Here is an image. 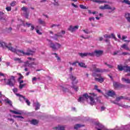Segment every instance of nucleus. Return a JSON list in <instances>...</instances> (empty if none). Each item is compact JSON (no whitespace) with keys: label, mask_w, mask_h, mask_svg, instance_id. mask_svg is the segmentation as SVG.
<instances>
[{"label":"nucleus","mask_w":130,"mask_h":130,"mask_svg":"<svg viewBox=\"0 0 130 130\" xmlns=\"http://www.w3.org/2000/svg\"><path fill=\"white\" fill-rule=\"evenodd\" d=\"M57 26V27H59V26H60V25L59 24H53L51 26L52 28H53V27H56Z\"/></svg>","instance_id":"52"},{"label":"nucleus","mask_w":130,"mask_h":130,"mask_svg":"<svg viewBox=\"0 0 130 130\" xmlns=\"http://www.w3.org/2000/svg\"><path fill=\"white\" fill-rule=\"evenodd\" d=\"M39 123V120L33 119L30 121V124H33V125H37Z\"/></svg>","instance_id":"16"},{"label":"nucleus","mask_w":130,"mask_h":130,"mask_svg":"<svg viewBox=\"0 0 130 130\" xmlns=\"http://www.w3.org/2000/svg\"><path fill=\"white\" fill-rule=\"evenodd\" d=\"M113 86L116 90H120L122 88H124V87H125V85L118 83V82H113Z\"/></svg>","instance_id":"6"},{"label":"nucleus","mask_w":130,"mask_h":130,"mask_svg":"<svg viewBox=\"0 0 130 130\" xmlns=\"http://www.w3.org/2000/svg\"><path fill=\"white\" fill-rule=\"evenodd\" d=\"M124 17L127 20V22L130 23V13H125Z\"/></svg>","instance_id":"19"},{"label":"nucleus","mask_w":130,"mask_h":130,"mask_svg":"<svg viewBox=\"0 0 130 130\" xmlns=\"http://www.w3.org/2000/svg\"><path fill=\"white\" fill-rule=\"evenodd\" d=\"M25 86H26L25 84H19V89H23V88H24V87H25Z\"/></svg>","instance_id":"44"},{"label":"nucleus","mask_w":130,"mask_h":130,"mask_svg":"<svg viewBox=\"0 0 130 130\" xmlns=\"http://www.w3.org/2000/svg\"><path fill=\"white\" fill-rule=\"evenodd\" d=\"M83 32H84V33H85V34H90V32L88 29H83Z\"/></svg>","instance_id":"47"},{"label":"nucleus","mask_w":130,"mask_h":130,"mask_svg":"<svg viewBox=\"0 0 130 130\" xmlns=\"http://www.w3.org/2000/svg\"><path fill=\"white\" fill-rule=\"evenodd\" d=\"M78 29H79V26L78 25H76L74 27L73 25H70L69 28H68V30L73 33V32H75V31L78 30Z\"/></svg>","instance_id":"10"},{"label":"nucleus","mask_w":130,"mask_h":130,"mask_svg":"<svg viewBox=\"0 0 130 130\" xmlns=\"http://www.w3.org/2000/svg\"><path fill=\"white\" fill-rule=\"evenodd\" d=\"M127 38V37L125 36H122V39L123 40H124V39H126V38Z\"/></svg>","instance_id":"62"},{"label":"nucleus","mask_w":130,"mask_h":130,"mask_svg":"<svg viewBox=\"0 0 130 130\" xmlns=\"http://www.w3.org/2000/svg\"><path fill=\"white\" fill-rule=\"evenodd\" d=\"M89 21H92H92H95V18H94V17H90L89 18Z\"/></svg>","instance_id":"59"},{"label":"nucleus","mask_w":130,"mask_h":130,"mask_svg":"<svg viewBox=\"0 0 130 130\" xmlns=\"http://www.w3.org/2000/svg\"><path fill=\"white\" fill-rule=\"evenodd\" d=\"M13 92H14V93H17V92H18V89H17V88H14V89H13Z\"/></svg>","instance_id":"60"},{"label":"nucleus","mask_w":130,"mask_h":130,"mask_svg":"<svg viewBox=\"0 0 130 130\" xmlns=\"http://www.w3.org/2000/svg\"><path fill=\"white\" fill-rule=\"evenodd\" d=\"M111 36L114 38V39L116 41V38L115 37V35H114V34H111Z\"/></svg>","instance_id":"58"},{"label":"nucleus","mask_w":130,"mask_h":130,"mask_svg":"<svg viewBox=\"0 0 130 130\" xmlns=\"http://www.w3.org/2000/svg\"><path fill=\"white\" fill-rule=\"evenodd\" d=\"M10 5L12 6V7H15V6H16V2H13L12 3H11L10 4Z\"/></svg>","instance_id":"50"},{"label":"nucleus","mask_w":130,"mask_h":130,"mask_svg":"<svg viewBox=\"0 0 130 130\" xmlns=\"http://www.w3.org/2000/svg\"><path fill=\"white\" fill-rule=\"evenodd\" d=\"M14 60L15 61H18V62H19V63H23V61H22V60H21V58H20L15 57V58H14Z\"/></svg>","instance_id":"26"},{"label":"nucleus","mask_w":130,"mask_h":130,"mask_svg":"<svg viewBox=\"0 0 130 130\" xmlns=\"http://www.w3.org/2000/svg\"><path fill=\"white\" fill-rule=\"evenodd\" d=\"M21 10L22 11H23V12H24L25 18L26 19H28V18L29 17V12H28V8L23 7L21 8Z\"/></svg>","instance_id":"11"},{"label":"nucleus","mask_w":130,"mask_h":130,"mask_svg":"<svg viewBox=\"0 0 130 130\" xmlns=\"http://www.w3.org/2000/svg\"><path fill=\"white\" fill-rule=\"evenodd\" d=\"M53 129H56V130H64V126L58 125V126L54 127L53 128Z\"/></svg>","instance_id":"20"},{"label":"nucleus","mask_w":130,"mask_h":130,"mask_svg":"<svg viewBox=\"0 0 130 130\" xmlns=\"http://www.w3.org/2000/svg\"><path fill=\"white\" fill-rule=\"evenodd\" d=\"M79 7L80 9H82L83 10H87L88 9V7L87 8L86 6L83 5H80Z\"/></svg>","instance_id":"39"},{"label":"nucleus","mask_w":130,"mask_h":130,"mask_svg":"<svg viewBox=\"0 0 130 130\" xmlns=\"http://www.w3.org/2000/svg\"><path fill=\"white\" fill-rule=\"evenodd\" d=\"M38 23L39 24H40V25H42L43 26H45L46 25V23H45V21L42 20L41 18L38 19Z\"/></svg>","instance_id":"21"},{"label":"nucleus","mask_w":130,"mask_h":130,"mask_svg":"<svg viewBox=\"0 0 130 130\" xmlns=\"http://www.w3.org/2000/svg\"><path fill=\"white\" fill-rule=\"evenodd\" d=\"M5 45L6 43H5V42L0 41V47H2V48H5Z\"/></svg>","instance_id":"34"},{"label":"nucleus","mask_w":130,"mask_h":130,"mask_svg":"<svg viewBox=\"0 0 130 130\" xmlns=\"http://www.w3.org/2000/svg\"><path fill=\"white\" fill-rule=\"evenodd\" d=\"M107 95L110 97H113V96H115V92L113 90H109L107 92Z\"/></svg>","instance_id":"15"},{"label":"nucleus","mask_w":130,"mask_h":130,"mask_svg":"<svg viewBox=\"0 0 130 130\" xmlns=\"http://www.w3.org/2000/svg\"><path fill=\"white\" fill-rule=\"evenodd\" d=\"M104 38H111V36L110 35H105Z\"/></svg>","instance_id":"49"},{"label":"nucleus","mask_w":130,"mask_h":130,"mask_svg":"<svg viewBox=\"0 0 130 130\" xmlns=\"http://www.w3.org/2000/svg\"><path fill=\"white\" fill-rule=\"evenodd\" d=\"M17 75L20 76V77L18 78V81H20V80H22V79L24 78V76H23L21 73H17Z\"/></svg>","instance_id":"37"},{"label":"nucleus","mask_w":130,"mask_h":130,"mask_svg":"<svg viewBox=\"0 0 130 130\" xmlns=\"http://www.w3.org/2000/svg\"><path fill=\"white\" fill-rule=\"evenodd\" d=\"M104 64L105 66H107V67H109V69H113V66L110 64H108L107 62H104Z\"/></svg>","instance_id":"31"},{"label":"nucleus","mask_w":130,"mask_h":130,"mask_svg":"<svg viewBox=\"0 0 130 130\" xmlns=\"http://www.w3.org/2000/svg\"><path fill=\"white\" fill-rule=\"evenodd\" d=\"M27 59H29L30 60H33V61L35 60L36 59L35 58H31L30 57H27Z\"/></svg>","instance_id":"55"},{"label":"nucleus","mask_w":130,"mask_h":130,"mask_svg":"<svg viewBox=\"0 0 130 130\" xmlns=\"http://www.w3.org/2000/svg\"><path fill=\"white\" fill-rule=\"evenodd\" d=\"M5 48H8V50H10L12 52L16 53V54H17V52H18V51L19 50H17V49L12 47V43H9L8 44L5 43Z\"/></svg>","instance_id":"4"},{"label":"nucleus","mask_w":130,"mask_h":130,"mask_svg":"<svg viewBox=\"0 0 130 130\" xmlns=\"http://www.w3.org/2000/svg\"><path fill=\"white\" fill-rule=\"evenodd\" d=\"M39 108H40V104L37 102V103H36V110H38Z\"/></svg>","instance_id":"35"},{"label":"nucleus","mask_w":130,"mask_h":130,"mask_svg":"<svg viewBox=\"0 0 130 130\" xmlns=\"http://www.w3.org/2000/svg\"><path fill=\"white\" fill-rule=\"evenodd\" d=\"M100 10H105V5L104 6L100 7Z\"/></svg>","instance_id":"54"},{"label":"nucleus","mask_w":130,"mask_h":130,"mask_svg":"<svg viewBox=\"0 0 130 130\" xmlns=\"http://www.w3.org/2000/svg\"><path fill=\"white\" fill-rule=\"evenodd\" d=\"M35 51L31 50L30 49H27V52H24L23 50H19L17 52L18 55H21L20 53H22V55H33V53H35Z\"/></svg>","instance_id":"2"},{"label":"nucleus","mask_w":130,"mask_h":130,"mask_svg":"<svg viewBox=\"0 0 130 130\" xmlns=\"http://www.w3.org/2000/svg\"><path fill=\"white\" fill-rule=\"evenodd\" d=\"M122 3H124L126 5H130V2L128 0H123Z\"/></svg>","instance_id":"43"},{"label":"nucleus","mask_w":130,"mask_h":130,"mask_svg":"<svg viewBox=\"0 0 130 130\" xmlns=\"http://www.w3.org/2000/svg\"><path fill=\"white\" fill-rule=\"evenodd\" d=\"M22 25H23V26H24V27H26V26H27V27H28V28H29V27L31 26V28L30 29V31H33V30H34L35 29V26H34V25L31 23H29L28 22H26V23L25 24V23H24V22H23Z\"/></svg>","instance_id":"9"},{"label":"nucleus","mask_w":130,"mask_h":130,"mask_svg":"<svg viewBox=\"0 0 130 130\" xmlns=\"http://www.w3.org/2000/svg\"><path fill=\"white\" fill-rule=\"evenodd\" d=\"M55 57L57 58V60H60V57H59L58 56L55 55Z\"/></svg>","instance_id":"63"},{"label":"nucleus","mask_w":130,"mask_h":130,"mask_svg":"<svg viewBox=\"0 0 130 130\" xmlns=\"http://www.w3.org/2000/svg\"><path fill=\"white\" fill-rule=\"evenodd\" d=\"M70 80H71V81H72V85H77V84L79 83V81H78V80H77V77L73 75V74L70 75Z\"/></svg>","instance_id":"7"},{"label":"nucleus","mask_w":130,"mask_h":130,"mask_svg":"<svg viewBox=\"0 0 130 130\" xmlns=\"http://www.w3.org/2000/svg\"><path fill=\"white\" fill-rule=\"evenodd\" d=\"M117 105H118V106H120V107H123V108H128V106L127 105H121L120 104L117 103Z\"/></svg>","instance_id":"33"},{"label":"nucleus","mask_w":130,"mask_h":130,"mask_svg":"<svg viewBox=\"0 0 130 130\" xmlns=\"http://www.w3.org/2000/svg\"><path fill=\"white\" fill-rule=\"evenodd\" d=\"M95 80L97 81L99 83H102L103 82H104V78H103L102 76L101 77L98 78H95Z\"/></svg>","instance_id":"17"},{"label":"nucleus","mask_w":130,"mask_h":130,"mask_svg":"<svg viewBox=\"0 0 130 130\" xmlns=\"http://www.w3.org/2000/svg\"><path fill=\"white\" fill-rule=\"evenodd\" d=\"M5 102L8 104L12 105V102L10 100H9V99L5 100Z\"/></svg>","instance_id":"36"},{"label":"nucleus","mask_w":130,"mask_h":130,"mask_svg":"<svg viewBox=\"0 0 130 130\" xmlns=\"http://www.w3.org/2000/svg\"><path fill=\"white\" fill-rule=\"evenodd\" d=\"M78 66H79V67H81V68H84V69H86L87 68V66L84 62H79Z\"/></svg>","instance_id":"23"},{"label":"nucleus","mask_w":130,"mask_h":130,"mask_svg":"<svg viewBox=\"0 0 130 130\" xmlns=\"http://www.w3.org/2000/svg\"><path fill=\"white\" fill-rule=\"evenodd\" d=\"M121 99H124V96H120L116 97V101H117V102H119V101H120V100H121Z\"/></svg>","instance_id":"28"},{"label":"nucleus","mask_w":130,"mask_h":130,"mask_svg":"<svg viewBox=\"0 0 130 130\" xmlns=\"http://www.w3.org/2000/svg\"><path fill=\"white\" fill-rule=\"evenodd\" d=\"M47 41L50 43V47L53 49V50H57L61 47V45L58 43L56 42L55 44L51 41V40L47 39Z\"/></svg>","instance_id":"1"},{"label":"nucleus","mask_w":130,"mask_h":130,"mask_svg":"<svg viewBox=\"0 0 130 130\" xmlns=\"http://www.w3.org/2000/svg\"><path fill=\"white\" fill-rule=\"evenodd\" d=\"M8 120H10V121H12V123H14L15 122V120L12 118H9Z\"/></svg>","instance_id":"56"},{"label":"nucleus","mask_w":130,"mask_h":130,"mask_svg":"<svg viewBox=\"0 0 130 130\" xmlns=\"http://www.w3.org/2000/svg\"><path fill=\"white\" fill-rule=\"evenodd\" d=\"M6 10L7 12H11V11H12V8L11 7H7Z\"/></svg>","instance_id":"45"},{"label":"nucleus","mask_w":130,"mask_h":130,"mask_svg":"<svg viewBox=\"0 0 130 130\" xmlns=\"http://www.w3.org/2000/svg\"><path fill=\"white\" fill-rule=\"evenodd\" d=\"M6 30L8 32V33H10V32H11L12 30H13V28H12V27H9L8 28H6Z\"/></svg>","instance_id":"46"},{"label":"nucleus","mask_w":130,"mask_h":130,"mask_svg":"<svg viewBox=\"0 0 130 130\" xmlns=\"http://www.w3.org/2000/svg\"><path fill=\"white\" fill-rule=\"evenodd\" d=\"M72 86H71V88H72L73 89H74V90L78 92V90H79V87L75 85V84H72Z\"/></svg>","instance_id":"29"},{"label":"nucleus","mask_w":130,"mask_h":130,"mask_svg":"<svg viewBox=\"0 0 130 130\" xmlns=\"http://www.w3.org/2000/svg\"><path fill=\"white\" fill-rule=\"evenodd\" d=\"M93 3H96L97 4H102V3H104V1H101L100 0H91Z\"/></svg>","instance_id":"32"},{"label":"nucleus","mask_w":130,"mask_h":130,"mask_svg":"<svg viewBox=\"0 0 130 130\" xmlns=\"http://www.w3.org/2000/svg\"><path fill=\"white\" fill-rule=\"evenodd\" d=\"M111 7L108 5H105V10H111Z\"/></svg>","instance_id":"38"},{"label":"nucleus","mask_w":130,"mask_h":130,"mask_svg":"<svg viewBox=\"0 0 130 130\" xmlns=\"http://www.w3.org/2000/svg\"><path fill=\"white\" fill-rule=\"evenodd\" d=\"M83 97H84L85 99H89L90 101V104L91 105H94L95 104V101L94 100V98L91 96H89L88 93H84L83 94Z\"/></svg>","instance_id":"5"},{"label":"nucleus","mask_w":130,"mask_h":130,"mask_svg":"<svg viewBox=\"0 0 130 130\" xmlns=\"http://www.w3.org/2000/svg\"><path fill=\"white\" fill-rule=\"evenodd\" d=\"M81 101H84V98L83 97H80L78 99V102H81Z\"/></svg>","instance_id":"48"},{"label":"nucleus","mask_w":130,"mask_h":130,"mask_svg":"<svg viewBox=\"0 0 130 130\" xmlns=\"http://www.w3.org/2000/svg\"><path fill=\"white\" fill-rule=\"evenodd\" d=\"M123 71H124V72H125V73H127V72H130V67L127 66V65L124 66ZM127 76H129L130 73L127 74Z\"/></svg>","instance_id":"14"},{"label":"nucleus","mask_w":130,"mask_h":130,"mask_svg":"<svg viewBox=\"0 0 130 130\" xmlns=\"http://www.w3.org/2000/svg\"><path fill=\"white\" fill-rule=\"evenodd\" d=\"M119 52H120V51H117L116 52H114L113 53V55H116V54H117L118 53H119Z\"/></svg>","instance_id":"57"},{"label":"nucleus","mask_w":130,"mask_h":130,"mask_svg":"<svg viewBox=\"0 0 130 130\" xmlns=\"http://www.w3.org/2000/svg\"><path fill=\"white\" fill-rule=\"evenodd\" d=\"M15 78L16 77L14 76H11L10 78L7 80V82H6V85L10 86V87H14L16 83Z\"/></svg>","instance_id":"3"},{"label":"nucleus","mask_w":130,"mask_h":130,"mask_svg":"<svg viewBox=\"0 0 130 130\" xmlns=\"http://www.w3.org/2000/svg\"><path fill=\"white\" fill-rule=\"evenodd\" d=\"M17 96H19V97H22V98H23V99H24V100H25L26 103L27 104V105L28 106H30V105L31 104V103L29 101H28V99H27L26 98V97L23 96L22 94H20L19 93H17Z\"/></svg>","instance_id":"13"},{"label":"nucleus","mask_w":130,"mask_h":130,"mask_svg":"<svg viewBox=\"0 0 130 130\" xmlns=\"http://www.w3.org/2000/svg\"><path fill=\"white\" fill-rule=\"evenodd\" d=\"M102 54H103V51L102 50H95L94 51V55H95L96 57H99L100 56H101Z\"/></svg>","instance_id":"12"},{"label":"nucleus","mask_w":130,"mask_h":130,"mask_svg":"<svg viewBox=\"0 0 130 130\" xmlns=\"http://www.w3.org/2000/svg\"><path fill=\"white\" fill-rule=\"evenodd\" d=\"M92 68L95 73H103L104 71H103V69H101L100 68H97V65L96 64H92Z\"/></svg>","instance_id":"8"},{"label":"nucleus","mask_w":130,"mask_h":130,"mask_svg":"<svg viewBox=\"0 0 130 130\" xmlns=\"http://www.w3.org/2000/svg\"><path fill=\"white\" fill-rule=\"evenodd\" d=\"M83 126H85V125H81L80 124H76L74 126V129H78V128H79L80 127H82Z\"/></svg>","instance_id":"24"},{"label":"nucleus","mask_w":130,"mask_h":130,"mask_svg":"<svg viewBox=\"0 0 130 130\" xmlns=\"http://www.w3.org/2000/svg\"><path fill=\"white\" fill-rule=\"evenodd\" d=\"M36 32L39 35H42V32H40V30H39V29H37Z\"/></svg>","instance_id":"51"},{"label":"nucleus","mask_w":130,"mask_h":130,"mask_svg":"<svg viewBox=\"0 0 130 130\" xmlns=\"http://www.w3.org/2000/svg\"><path fill=\"white\" fill-rule=\"evenodd\" d=\"M87 56H94L95 55V52L87 53Z\"/></svg>","instance_id":"41"},{"label":"nucleus","mask_w":130,"mask_h":130,"mask_svg":"<svg viewBox=\"0 0 130 130\" xmlns=\"http://www.w3.org/2000/svg\"><path fill=\"white\" fill-rule=\"evenodd\" d=\"M121 48H123V49H125L126 50H128V51H130L129 48L126 45V44H124L121 46Z\"/></svg>","instance_id":"22"},{"label":"nucleus","mask_w":130,"mask_h":130,"mask_svg":"<svg viewBox=\"0 0 130 130\" xmlns=\"http://www.w3.org/2000/svg\"><path fill=\"white\" fill-rule=\"evenodd\" d=\"M122 54H123V55H127V54H128V53H127V52H123L122 53Z\"/></svg>","instance_id":"64"},{"label":"nucleus","mask_w":130,"mask_h":130,"mask_svg":"<svg viewBox=\"0 0 130 130\" xmlns=\"http://www.w3.org/2000/svg\"><path fill=\"white\" fill-rule=\"evenodd\" d=\"M79 55L81 56V57H85V56H88V54L87 53H79Z\"/></svg>","instance_id":"25"},{"label":"nucleus","mask_w":130,"mask_h":130,"mask_svg":"<svg viewBox=\"0 0 130 130\" xmlns=\"http://www.w3.org/2000/svg\"><path fill=\"white\" fill-rule=\"evenodd\" d=\"M10 112H12V113H13L14 114H18L19 115H21L23 114V112L22 111H18L17 112L15 110H10Z\"/></svg>","instance_id":"18"},{"label":"nucleus","mask_w":130,"mask_h":130,"mask_svg":"<svg viewBox=\"0 0 130 130\" xmlns=\"http://www.w3.org/2000/svg\"><path fill=\"white\" fill-rule=\"evenodd\" d=\"M122 81H123V82H125V83H126L127 84H130L129 79H125V78H122Z\"/></svg>","instance_id":"27"},{"label":"nucleus","mask_w":130,"mask_h":130,"mask_svg":"<svg viewBox=\"0 0 130 130\" xmlns=\"http://www.w3.org/2000/svg\"><path fill=\"white\" fill-rule=\"evenodd\" d=\"M71 5H72V6H73V7H74V8H78V6L75 5V4H74V3H72Z\"/></svg>","instance_id":"61"},{"label":"nucleus","mask_w":130,"mask_h":130,"mask_svg":"<svg viewBox=\"0 0 130 130\" xmlns=\"http://www.w3.org/2000/svg\"><path fill=\"white\" fill-rule=\"evenodd\" d=\"M35 65H36L35 62H32L31 63H29V64H28V67L29 68H33V67H32V66H35Z\"/></svg>","instance_id":"42"},{"label":"nucleus","mask_w":130,"mask_h":130,"mask_svg":"<svg viewBox=\"0 0 130 130\" xmlns=\"http://www.w3.org/2000/svg\"><path fill=\"white\" fill-rule=\"evenodd\" d=\"M77 63H79V61H76L75 62L72 63V66H77Z\"/></svg>","instance_id":"53"},{"label":"nucleus","mask_w":130,"mask_h":130,"mask_svg":"<svg viewBox=\"0 0 130 130\" xmlns=\"http://www.w3.org/2000/svg\"><path fill=\"white\" fill-rule=\"evenodd\" d=\"M13 117H14V118H21V119H24V117H22L21 116H17V115H13Z\"/></svg>","instance_id":"40"},{"label":"nucleus","mask_w":130,"mask_h":130,"mask_svg":"<svg viewBox=\"0 0 130 130\" xmlns=\"http://www.w3.org/2000/svg\"><path fill=\"white\" fill-rule=\"evenodd\" d=\"M117 68L118 71H119L120 72H122V71H123V66L121 65H118Z\"/></svg>","instance_id":"30"}]
</instances>
